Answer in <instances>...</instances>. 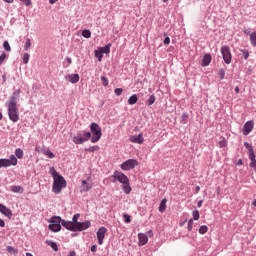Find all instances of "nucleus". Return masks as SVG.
<instances>
[{"label":"nucleus","mask_w":256,"mask_h":256,"mask_svg":"<svg viewBox=\"0 0 256 256\" xmlns=\"http://www.w3.org/2000/svg\"><path fill=\"white\" fill-rule=\"evenodd\" d=\"M200 191H201V187L200 186H196L195 187V191H194L195 195H197V193H199Z\"/></svg>","instance_id":"obj_55"},{"label":"nucleus","mask_w":256,"mask_h":256,"mask_svg":"<svg viewBox=\"0 0 256 256\" xmlns=\"http://www.w3.org/2000/svg\"><path fill=\"white\" fill-rule=\"evenodd\" d=\"M139 165V161H137V159H128L126 161H124L121 165L120 168L122 169V171H131L133 169H135V167H137Z\"/></svg>","instance_id":"obj_7"},{"label":"nucleus","mask_w":256,"mask_h":256,"mask_svg":"<svg viewBox=\"0 0 256 256\" xmlns=\"http://www.w3.org/2000/svg\"><path fill=\"white\" fill-rule=\"evenodd\" d=\"M26 256H33V254L31 252H27Z\"/></svg>","instance_id":"obj_64"},{"label":"nucleus","mask_w":256,"mask_h":256,"mask_svg":"<svg viewBox=\"0 0 256 256\" xmlns=\"http://www.w3.org/2000/svg\"><path fill=\"white\" fill-rule=\"evenodd\" d=\"M252 205H253V207H256V199H254V200L252 201Z\"/></svg>","instance_id":"obj_63"},{"label":"nucleus","mask_w":256,"mask_h":256,"mask_svg":"<svg viewBox=\"0 0 256 256\" xmlns=\"http://www.w3.org/2000/svg\"><path fill=\"white\" fill-rule=\"evenodd\" d=\"M21 189H23L21 186H17V185H12L11 186V191L13 193H19V191H21Z\"/></svg>","instance_id":"obj_41"},{"label":"nucleus","mask_w":256,"mask_h":256,"mask_svg":"<svg viewBox=\"0 0 256 256\" xmlns=\"http://www.w3.org/2000/svg\"><path fill=\"white\" fill-rule=\"evenodd\" d=\"M193 219H190L189 221H188V226H187V229H188V231H193Z\"/></svg>","instance_id":"obj_46"},{"label":"nucleus","mask_w":256,"mask_h":256,"mask_svg":"<svg viewBox=\"0 0 256 256\" xmlns=\"http://www.w3.org/2000/svg\"><path fill=\"white\" fill-rule=\"evenodd\" d=\"M192 217H193L194 221H199V217H200L199 210H197V209L193 210L192 211Z\"/></svg>","instance_id":"obj_38"},{"label":"nucleus","mask_w":256,"mask_h":256,"mask_svg":"<svg viewBox=\"0 0 256 256\" xmlns=\"http://www.w3.org/2000/svg\"><path fill=\"white\" fill-rule=\"evenodd\" d=\"M139 101V97H137V94H133L128 99V105H135Z\"/></svg>","instance_id":"obj_25"},{"label":"nucleus","mask_w":256,"mask_h":256,"mask_svg":"<svg viewBox=\"0 0 256 256\" xmlns=\"http://www.w3.org/2000/svg\"><path fill=\"white\" fill-rule=\"evenodd\" d=\"M124 222L131 223V215L129 214H123Z\"/></svg>","instance_id":"obj_43"},{"label":"nucleus","mask_w":256,"mask_h":256,"mask_svg":"<svg viewBox=\"0 0 256 256\" xmlns=\"http://www.w3.org/2000/svg\"><path fill=\"white\" fill-rule=\"evenodd\" d=\"M101 137H103L101 126L96 122H92L90 124V131L82 130L78 132L77 135L73 137L72 141L75 145H83V143H87L89 140L91 143H99Z\"/></svg>","instance_id":"obj_1"},{"label":"nucleus","mask_w":256,"mask_h":256,"mask_svg":"<svg viewBox=\"0 0 256 256\" xmlns=\"http://www.w3.org/2000/svg\"><path fill=\"white\" fill-rule=\"evenodd\" d=\"M41 153H43V155H46L49 159H55V154L53 152H51V150H49V148L43 147L41 149Z\"/></svg>","instance_id":"obj_19"},{"label":"nucleus","mask_w":256,"mask_h":256,"mask_svg":"<svg viewBox=\"0 0 256 256\" xmlns=\"http://www.w3.org/2000/svg\"><path fill=\"white\" fill-rule=\"evenodd\" d=\"M234 91H235V93L238 95V93H239L241 90L239 89V86H236L235 89H234Z\"/></svg>","instance_id":"obj_60"},{"label":"nucleus","mask_w":256,"mask_h":256,"mask_svg":"<svg viewBox=\"0 0 256 256\" xmlns=\"http://www.w3.org/2000/svg\"><path fill=\"white\" fill-rule=\"evenodd\" d=\"M189 120V113L184 112L181 116L182 125H187V121Z\"/></svg>","instance_id":"obj_28"},{"label":"nucleus","mask_w":256,"mask_h":256,"mask_svg":"<svg viewBox=\"0 0 256 256\" xmlns=\"http://www.w3.org/2000/svg\"><path fill=\"white\" fill-rule=\"evenodd\" d=\"M94 56L98 59V61H103V52H101L99 48L94 51Z\"/></svg>","instance_id":"obj_30"},{"label":"nucleus","mask_w":256,"mask_h":256,"mask_svg":"<svg viewBox=\"0 0 256 256\" xmlns=\"http://www.w3.org/2000/svg\"><path fill=\"white\" fill-rule=\"evenodd\" d=\"M20 97L21 89H16L6 102V107H8V117L12 123H17V121H19V106L17 103H19Z\"/></svg>","instance_id":"obj_2"},{"label":"nucleus","mask_w":256,"mask_h":256,"mask_svg":"<svg viewBox=\"0 0 256 256\" xmlns=\"http://www.w3.org/2000/svg\"><path fill=\"white\" fill-rule=\"evenodd\" d=\"M255 127V122L253 120H249L244 124L242 133L243 135H249L251 131H253V128Z\"/></svg>","instance_id":"obj_9"},{"label":"nucleus","mask_w":256,"mask_h":256,"mask_svg":"<svg viewBox=\"0 0 256 256\" xmlns=\"http://www.w3.org/2000/svg\"><path fill=\"white\" fill-rule=\"evenodd\" d=\"M0 213L4 215L5 217H8V219H11L13 217V211L11 209L7 208V206L0 203Z\"/></svg>","instance_id":"obj_13"},{"label":"nucleus","mask_w":256,"mask_h":256,"mask_svg":"<svg viewBox=\"0 0 256 256\" xmlns=\"http://www.w3.org/2000/svg\"><path fill=\"white\" fill-rule=\"evenodd\" d=\"M68 79H69L70 83H73V85H75V83H79L80 76L77 73L70 74V75H68Z\"/></svg>","instance_id":"obj_20"},{"label":"nucleus","mask_w":256,"mask_h":256,"mask_svg":"<svg viewBox=\"0 0 256 256\" xmlns=\"http://www.w3.org/2000/svg\"><path fill=\"white\" fill-rule=\"evenodd\" d=\"M15 165H17V157H15V155H10V158H1L0 159V169L5 167H15Z\"/></svg>","instance_id":"obj_8"},{"label":"nucleus","mask_w":256,"mask_h":256,"mask_svg":"<svg viewBox=\"0 0 256 256\" xmlns=\"http://www.w3.org/2000/svg\"><path fill=\"white\" fill-rule=\"evenodd\" d=\"M169 43H171V38H169V36H166L164 38V45H169Z\"/></svg>","instance_id":"obj_50"},{"label":"nucleus","mask_w":256,"mask_h":256,"mask_svg":"<svg viewBox=\"0 0 256 256\" xmlns=\"http://www.w3.org/2000/svg\"><path fill=\"white\" fill-rule=\"evenodd\" d=\"M209 231V227H207V225H202L200 226L198 233L200 235H205V233H207Z\"/></svg>","instance_id":"obj_32"},{"label":"nucleus","mask_w":256,"mask_h":256,"mask_svg":"<svg viewBox=\"0 0 256 256\" xmlns=\"http://www.w3.org/2000/svg\"><path fill=\"white\" fill-rule=\"evenodd\" d=\"M103 55H109L111 53V43L106 44L104 47L98 48Z\"/></svg>","instance_id":"obj_18"},{"label":"nucleus","mask_w":256,"mask_h":256,"mask_svg":"<svg viewBox=\"0 0 256 256\" xmlns=\"http://www.w3.org/2000/svg\"><path fill=\"white\" fill-rule=\"evenodd\" d=\"M131 143H137L138 145H143L145 138H143V133H140L138 135H132L130 136Z\"/></svg>","instance_id":"obj_12"},{"label":"nucleus","mask_w":256,"mask_h":256,"mask_svg":"<svg viewBox=\"0 0 256 256\" xmlns=\"http://www.w3.org/2000/svg\"><path fill=\"white\" fill-rule=\"evenodd\" d=\"M91 189H93V184L88 183L87 180H82L81 186H80V192L87 193L88 191H91Z\"/></svg>","instance_id":"obj_14"},{"label":"nucleus","mask_w":256,"mask_h":256,"mask_svg":"<svg viewBox=\"0 0 256 256\" xmlns=\"http://www.w3.org/2000/svg\"><path fill=\"white\" fill-rule=\"evenodd\" d=\"M220 139L221 140L218 143L220 149H223V148L227 147V145H228L227 139L225 137H223V136Z\"/></svg>","instance_id":"obj_27"},{"label":"nucleus","mask_w":256,"mask_h":256,"mask_svg":"<svg viewBox=\"0 0 256 256\" xmlns=\"http://www.w3.org/2000/svg\"><path fill=\"white\" fill-rule=\"evenodd\" d=\"M147 237H153V230H149L147 232Z\"/></svg>","instance_id":"obj_58"},{"label":"nucleus","mask_w":256,"mask_h":256,"mask_svg":"<svg viewBox=\"0 0 256 256\" xmlns=\"http://www.w3.org/2000/svg\"><path fill=\"white\" fill-rule=\"evenodd\" d=\"M82 37H84L85 39H91V30L84 29L82 31Z\"/></svg>","instance_id":"obj_33"},{"label":"nucleus","mask_w":256,"mask_h":256,"mask_svg":"<svg viewBox=\"0 0 256 256\" xmlns=\"http://www.w3.org/2000/svg\"><path fill=\"white\" fill-rule=\"evenodd\" d=\"M99 145L90 146L89 148H85V151L88 153H95V151H99Z\"/></svg>","instance_id":"obj_31"},{"label":"nucleus","mask_w":256,"mask_h":256,"mask_svg":"<svg viewBox=\"0 0 256 256\" xmlns=\"http://www.w3.org/2000/svg\"><path fill=\"white\" fill-rule=\"evenodd\" d=\"M50 175H52L53 179V185H52V191L55 195H59L65 187H67V180H65V177H63L55 167H51L49 170Z\"/></svg>","instance_id":"obj_3"},{"label":"nucleus","mask_w":256,"mask_h":256,"mask_svg":"<svg viewBox=\"0 0 256 256\" xmlns=\"http://www.w3.org/2000/svg\"><path fill=\"white\" fill-rule=\"evenodd\" d=\"M197 207H198V208L203 207V200H199V201H198Z\"/></svg>","instance_id":"obj_57"},{"label":"nucleus","mask_w":256,"mask_h":256,"mask_svg":"<svg viewBox=\"0 0 256 256\" xmlns=\"http://www.w3.org/2000/svg\"><path fill=\"white\" fill-rule=\"evenodd\" d=\"M237 167H241V165H243V160L239 159L236 163Z\"/></svg>","instance_id":"obj_56"},{"label":"nucleus","mask_w":256,"mask_h":256,"mask_svg":"<svg viewBox=\"0 0 256 256\" xmlns=\"http://www.w3.org/2000/svg\"><path fill=\"white\" fill-rule=\"evenodd\" d=\"M46 245L51 247V249H53V251H59V246H57V242H55L53 240H46Z\"/></svg>","instance_id":"obj_22"},{"label":"nucleus","mask_w":256,"mask_h":256,"mask_svg":"<svg viewBox=\"0 0 256 256\" xmlns=\"http://www.w3.org/2000/svg\"><path fill=\"white\" fill-rule=\"evenodd\" d=\"M3 48L5 49V51H11V45H9V41L3 42Z\"/></svg>","instance_id":"obj_42"},{"label":"nucleus","mask_w":256,"mask_h":256,"mask_svg":"<svg viewBox=\"0 0 256 256\" xmlns=\"http://www.w3.org/2000/svg\"><path fill=\"white\" fill-rule=\"evenodd\" d=\"M25 153L23 152V149L21 148H17L15 150V156L17 157V159H23Z\"/></svg>","instance_id":"obj_26"},{"label":"nucleus","mask_w":256,"mask_h":256,"mask_svg":"<svg viewBox=\"0 0 256 256\" xmlns=\"http://www.w3.org/2000/svg\"><path fill=\"white\" fill-rule=\"evenodd\" d=\"M17 23V18H11L10 25H15Z\"/></svg>","instance_id":"obj_54"},{"label":"nucleus","mask_w":256,"mask_h":256,"mask_svg":"<svg viewBox=\"0 0 256 256\" xmlns=\"http://www.w3.org/2000/svg\"><path fill=\"white\" fill-rule=\"evenodd\" d=\"M243 33H244V35H249V37H251V35L253 34V32H251V28L244 29Z\"/></svg>","instance_id":"obj_49"},{"label":"nucleus","mask_w":256,"mask_h":256,"mask_svg":"<svg viewBox=\"0 0 256 256\" xmlns=\"http://www.w3.org/2000/svg\"><path fill=\"white\" fill-rule=\"evenodd\" d=\"M67 256H77V252H75V250H72Z\"/></svg>","instance_id":"obj_53"},{"label":"nucleus","mask_w":256,"mask_h":256,"mask_svg":"<svg viewBox=\"0 0 256 256\" xmlns=\"http://www.w3.org/2000/svg\"><path fill=\"white\" fill-rule=\"evenodd\" d=\"M61 227H65V229H67L68 231L75 232V226L73 225V223L71 221L64 220L63 218L61 222Z\"/></svg>","instance_id":"obj_17"},{"label":"nucleus","mask_w":256,"mask_h":256,"mask_svg":"<svg viewBox=\"0 0 256 256\" xmlns=\"http://www.w3.org/2000/svg\"><path fill=\"white\" fill-rule=\"evenodd\" d=\"M155 101H157V98L155 97V94H152L146 100L145 105H147V107H151V105H153L155 103Z\"/></svg>","instance_id":"obj_23"},{"label":"nucleus","mask_w":256,"mask_h":256,"mask_svg":"<svg viewBox=\"0 0 256 256\" xmlns=\"http://www.w3.org/2000/svg\"><path fill=\"white\" fill-rule=\"evenodd\" d=\"M106 233H107V229L105 228V226H102L98 229L96 233L98 244L103 245V239H105Z\"/></svg>","instance_id":"obj_11"},{"label":"nucleus","mask_w":256,"mask_h":256,"mask_svg":"<svg viewBox=\"0 0 256 256\" xmlns=\"http://www.w3.org/2000/svg\"><path fill=\"white\" fill-rule=\"evenodd\" d=\"M166 210H167V198H164L160 202L159 212L160 213H165Z\"/></svg>","instance_id":"obj_21"},{"label":"nucleus","mask_w":256,"mask_h":256,"mask_svg":"<svg viewBox=\"0 0 256 256\" xmlns=\"http://www.w3.org/2000/svg\"><path fill=\"white\" fill-rule=\"evenodd\" d=\"M114 93H115V95H117L119 97L120 95L123 94V88H116L114 90Z\"/></svg>","instance_id":"obj_47"},{"label":"nucleus","mask_w":256,"mask_h":256,"mask_svg":"<svg viewBox=\"0 0 256 256\" xmlns=\"http://www.w3.org/2000/svg\"><path fill=\"white\" fill-rule=\"evenodd\" d=\"M250 44L252 45V47H256V31L250 34Z\"/></svg>","instance_id":"obj_29"},{"label":"nucleus","mask_w":256,"mask_h":256,"mask_svg":"<svg viewBox=\"0 0 256 256\" xmlns=\"http://www.w3.org/2000/svg\"><path fill=\"white\" fill-rule=\"evenodd\" d=\"M30 48H31V38H27L24 45V49L25 51H29Z\"/></svg>","instance_id":"obj_40"},{"label":"nucleus","mask_w":256,"mask_h":256,"mask_svg":"<svg viewBox=\"0 0 256 256\" xmlns=\"http://www.w3.org/2000/svg\"><path fill=\"white\" fill-rule=\"evenodd\" d=\"M218 75H219L220 81H223V79H225V69H224V68H221V69L218 71Z\"/></svg>","instance_id":"obj_39"},{"label":"nucleus","mask_w":256,"mask_h":256,"mask_svg":"<svg viewBox=\"0 0 256 256\" xmlns=\"http://www.w3.org/2000/svg\"><path fill=\"white\" fill-rule=\"evenodd\" d=\"M187 223V219H185L183 222L180 223V227H183Z\"/></svg>","instance_id":"obj_62"},{"label":"nucleus","mask_w":256,"mask_h":256,"mask_svg":"<svg viewBox=\"0 0 256 256\" xmlns=\"http://www.w3.org/2000/svg\"><path fill=\"white\" fill-rule=\"evenodd\" d=\"M220 52L224 63H226V65H231V61H233V54H231V48L228 45L222 46Z\"/></svg>","instance_id":"obj_6"},{"label":"nucleus","mask_w":256,"mask_h":256,"mask_svg":"<svg viewBox=\"0 0 256 256\" xmlns=\"http://www.w3.org/2000/svg\"><path fill=\"white\" fill-rule=\"evenodd\" d=\"M79 217H81V214L77 213L72 217V223L76 227L77 223H79Z\"/></svg>","instance_id":"obj_35"},{"label":"nucleus","mask_w":256,"mask_h":256,"mask_svg":"<svg viewBox=\"0 0 256 256\" xmlns=\"http://www.w3.org/2000/svg\"><path fill=\"white\" fill-rule=\"evenodd\" d=\"M212 59L213 57L211 54H205L201 62V67H209V65H211Z\"/></svg>","instance_id":"obj_16"},{"label":"nucleus","mask_w":256,"mask_h":256,"mask_svg":"<svg viewBox=\"0 0 256 256\" xmlns=\"http://www.w3.org/2000/svg\"><path fill=\"white\" fill-rule=\"evenodd\" d=\"M149 242V238L147 237V234L145 233H139L138 234V246L143 247L144 245H147Z\"/></svg>","instance_id":"obj_15"},{"label":"nucleus","mask_w":256,"mask_h":256,"mask_svg":"<svg viewBox=\"0 0 256 256\" xmlns=\"http://www.w3.org/2000/svg\"><path fill=\"white\" fill-rule=\"evenodd\" d=\"M66 62L68 63V65H66V67H69V65H71V63H73V60L71 59V57L67 56Z\"/></svg>","instance_id":"obj_52"},{"label":"nucleus","mask_w":256,"mask_h":256,"mask_svg":"<svg viewBox=\"0 0 256 256\" xmlns=\"http://www.w3.org/2000/svg\"><path fill=\"white\" fill-rule=\"evenodd\" d=\"M23 63H24V65H27V63H29V53H25L24 55H23Z\"/></svg>","instance_id":"obj_44"},{"label":"nucleus","mask_w":256,"mask_h":256,"mask_svg":"<svg viewBox=\"0 0 256 256\" xmlns=\"http://www.w3.org/2000/svg\"><path fill=\"white\" fill-rule=\"evenodd\" d=\"M244 147L248 149V153L253 151V145H251L249 142H244Z\"/></svg>","instance_id":"obj_45"},{"label":"nucleus","mask_w":256,"mask_h":256,"mask_svg":"<svg viewBox=\"0 0 256 256\" xmlns=\"http://www.w3.org/2000/svg\"><path fill=\"white\" fill-rule=\"evenodd\" d=\"M6 251H8V253H13V255H17L19 253V251L13 246H7Z\"/></svg>","instance_id":"obj_36"},{"label":"nucleus","mask_w":256,"mask_h":256,"mask_svg":"<svg viewBox=\"0 0 256 256\" xmlns=\"http://www.w3.org/2000/svg\"><path fill=\"white\" fill-rule=\"evenodd\" d=\"M0 227H5V220L0 218Z\"/></svg>","instance_id":"obj_59"},{"label":"nucleus","mask_w":256,"mask_h":256,"mask_svg":"<svg viewBox=\"0 0 256 256\" xmlns=\"http://www.w3.org/2000/svg\"><path fill=\"white\" fill-rule=\"evenodd\" d=\"M61 222H62L61 216L51 217L50 220H49L50 224L48 226V229L50 231H52L53 233H59V231H61V229H62Z\"/></svg>","instance_id":"obj_5"},{"label":"nucleus","mask_w":256,"mask_h":256,"mask_svg":"<svg viewBox=\"0 0 256 256\" xmlns=\"http://www.w3.org/2000/svg\"><path fill=\"white\" fill-rule=\"evenodd\" d=\"M240 51H241V53H242L243 59H245V61H247V59H249V50H247V49H241Z\"/></svg>","instance_id":"obj_37"},{"label":"nucleus","mask_w":256,"mask_h":256,"mask_svg":"<svg viewBox=\"0 0 256 256\" xmlns=\"http://www.w3.org/2000/svg\"><path fill=\"white\" fill-rule=\"evenodd\" d=\"M57 1H59V0H49V3H50V5H55V3H57Z\"/></svg>","instance_id":"obj_61"},{"label":"nucleus","mask_w":256,"mask_h":256,"mask_svg":"<svg viewBox=\"0 0 256 256\" xmlns=\"http://www.w3.org/2000/svg\"><path fill=\"white\" fill-rule=\"evenodd\" d=\"M112 178V183H117V181H119L122 184V191H124L126 195H129V193H131V183L129 182V177H127L125 173L119 170H115L112 174Z\"/></svg>","instance_id":"obj_4"},{"label":"nucleus","mask_w":256,"mask_h":256,"mask_svg":"<svg viewBox=\"0 0 256 256\" xmlns=\"http://www.w3.org/2000/svg\"><path fill=\"white\" fill-rule=\"evenodd\" d=\"M6 58H7V54L5 52H3L0 55V65H3V61H5Z\"/></svg>","instance_id":"obj_48"},{"label":"nucleus","mask_w":256,"mask_h":256,"mask_svg":"<svg viewBox=\"0 0 256 256\" xmlns=\"http://www.w3.org/2000/svg\"><path fill=\"white\" fill-rule=\"evenodd\" d=\"M103 87H109V78L107 76L100 77Z\"/></svg>","instance_id":"obj_34"},{"label":"nucleus","mask_w":256,"mask_h":256,"mask_svg":"<svg viewBox=\"0 0 256 256\" xmlns=\"http://www.w3.org/2000/svg\"><path fill=\"white\" fill-rule=\"evenodd\" d=\"M248 157L250 159V165H255L256 164V156H255V151L254 150H250V152H248Z\"/></svg>","instance_id":"obj_24"},{"label":"nucleus","mask_w":256,"mask_h":256,"mask_svg":"<svg viewBox=\"0 0 256 256\" xmlns=\"http://www.w3.org/2000/svg\"><path fill=\"white\" fill-rule=\"evenodd\" d=\"M91 227V221L87 220L85 222H78L75 226V232L77 231H87Z\"/></svg>","instance_id":"obj_10"},{"label":"nucleus","mask_w":256,"mask_h":256,"mask_svg":"<svg viewBox=\"0 0 256 256\" xmlns=\"http://www.w3.org/2000/svg\"><path fill=\"white\" fill-rule=\"evenodd\" d=\"M90 251L92 253H97V244L92 245L91 248H90Z\"/></svg>","instance_id":"obj_51"}]
</instances>
